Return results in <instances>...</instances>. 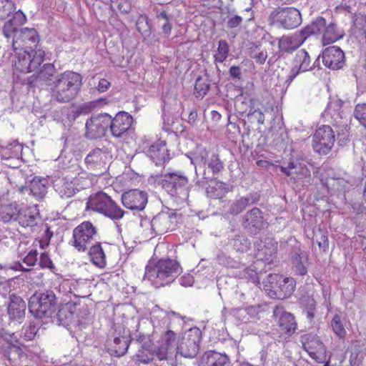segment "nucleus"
Segmentation results:
<instances>
[{
  "label": "nucleus",
  "instance_id": "dca6fc26",
  "mask_svg": "<svg viewBox=\"0 0 366 366\" xmlns=\"http://www.w3.org/2000/svg\"><path fill=\"white\" fill-rule=\"evenodd\" d=\"M176 222L175 212L172 210L162 211L153 217L151 227L156 234H163L172 229Z\"/></svg>",
  "mask_w": 366,
  "mask_h": 366
},
{
  "label": "nucleus",
  "instance_id": "49530a36",
  "mask_svg": "<svg viewBox=\"0 0 366 366\" xmlns=\"http://www.w3.org/2000/svg\"><path fill=\"white\" fill-rule=\"evenodd\" d=\"M156 18L157 20V23L162 25V32L166 36H169L172 29V26L170 22L172 19V16L167 14L166 11L161 10L157 11Z\"/></svg>",
  "mask_w": 366,
  "mask_h": 366
},
{
  "label": "nucleus",
  "instance_id": "0e129e2a",
  "mask_svg": "<svg viewBox=\"0 0 366 366\" xmlns=\"http://www.w3.org/2000/svg\"><path fill=\"white\" fill-rule=\"evenodd\" d=\"M306 262L307 258H301L292 262L295 267V272L297 274L302 276L307 274V269L305 264Z\"/></svg>",
  "mask_w": 366,
  "mask_h": 366
},
{
  "label": "nucleus",
  "instance_id": "b1692460",
  "mask_svg": "<svg viewBox=\"0 0 366 366\" xmlns=\"http://www.w3.org/2000/svg\"><path fill=\"white\" fill-rule=\"evenodd\" d=\"M49 181L46 179L35 177L30 182L28 187H21L20 191L22 193L27 192L35 199L40 201L45 197Z\"/></svg>",
  "mask_w": 366,
  "mask_h": 366
},
{
  "label": "nucleus",
  "instance_id": "58836bf2",
  "mask_svg": "<svg viewBox=\"0 0 366 366\" xmlns=\"http://www.w3.org/2000/svg\"><path fill=\"white\" fill-rule=\"evenodd\" d=\"M345 36V31L339 28L337 25L332 21L328 23L326 34L323 36V44H330L337 40L342 39Z\"/></svg>",
  "mask_w": 366,
  "mask_h": 366
},
{
  "label": "nucleus",
  "instance_id": "69168bd1",
  "mask_svg": "<svg viewBox=\"0 0 366 366\" xmlns=\"http://www.w3.org/2000/svg\"><path fill=\"white\" fill-rule=\"evenodd\" d=\"M315 237L320 248L325 250L328 247V239L325 232L320 230L318 233L315 234Z\"/></svg>",
  "mask_w": 366,
  "mask_h": 366
},
{
  "label": "nucleus",
  "instance_id": "1a4fd4ad",
  "mask_svg": "<svg viewBox=\"0 0 366 366\" xmlns=\"http://www.w3.org/2000/svg\"><path fill=\"white\" fill-rule=\"evenodd\" d=\"M202 332L197 327L187 330L177 340L178 355L187 358L196 357L199 352V343L201 340Z\"/></svg>",
  "mask_w": 366,
  "mask_h": 366
},
{
  "label": "nucleus",
  "instance_id": "de8ad7c7",
  "mask_svg": "<svg viewBox=\"0 0 366 366\" xmlns=\"http://www.w3.org/2000/svg\"><path fill=\"white\" fill-rule=\"evenodd\" d=\"M150 345V341L148 342H146L142 345V348L139 350L136 355L137 360L138 362L144 364H148L153 360L155 353L154 352V348L152 350L149 349Z\"/></svg>",
  "mask_w": 366,
  "mask_h": 366
},
{
  "label": "nucleus",
  "instance_id": "39448f33",
  "mask_svg": "<svg viewBox=\"0 0 366 366\" xmlns=\"http://www.w3.org/2000/svg\"><path fill=\"white\" fill-rule=\"evenodd\" d=\"M87 208L98 212L112 219L123 217L124 212L103 192L91 195L87 202Z\"/></svg>",
  "mask_w": 366,
  "mask_h": 366
},
{
  "label": "nucleus",
  "instance_id": "13d9d810",
  "mask_svg": "<svg viewBox=\"0 0 366 366\" xmlns=\"http://www.w3.org/2000/svg\"><path fill=\"white\" fill-rule=\"evenodd\" d=\"M355 117L366 128V104H358L355 107Z\"/></svg>",
  "mask_w": 366,
  "mask_h": 366
},
{
  "label": "nucleus",
  "instance_id": "2eb2a0df",
  "mask_svg": "<svg viewBox=\"0 0 366 366\" xmlns=\"http://www.w3.org/2000/svg\"><path fill=\"white\" fill-rule=\"evenodd\" d=\"M77 305L69 302L61 305L58 312L54 315H51L50 317L53 322L59 325L68 326L75 322L76 318H78L76 320L78 323H82L85 318L83 315L80 317L79 314L77 315Z\"/></svg>",
  "mask_w": 366,
  "mask_h": 366
},
{
  "label": "nucleus",
  "instance_id": "f704fd0d",
  "mask_svg": "<svg viewBox=\"0 0 366 366\" xmlns=\"http://www.w3.org/2000/svg\"><path fill=\"white\" fill-rule=\"evenodd\" d=\"M26 21L25 14L19 10L14 14L11 19L7 21L3 27V34L6 39H10L14 31L18 29L17 27L24 24Z\"/></svg>",
  "mask_w": 366,
  "mask_h": 366
},
{
  "label": "nucleus",
  "instance_id": "423d86ee",
  "mask_svg": "<svg viewBox=\"0 0 366 366\" xmlns=\"http://www.w3.org/2000/svg\"><path fill=\"white\" fill-rule=\"evenodd\" d=\"M269 25L285 29H292L297 27L302 22L300 11L293 7H286L273 9L269 15Z\"/></svg>",
  "mask_w": 366,
  "mask_h": 366
},
{
  "label": "nucleus",
  "instance_id": "a19ab883",
  "mask_svg": "<svg viewBox=\"0 0 366 366\" xmlns=\"http://www.w3.org/2000/svg\"><path fill=\"white\" fill-rule=\"evenodd\" d=\"M89 255L92 262L99 268H104L106 266V255L100 243L92 246Z\"/></svg>",
  "mask_w": 366,
  "mask_h": 366
},
{
  "label": "nucleus",
  "instance_id": "774afa93",
  "mask_svg": "<svg viewBox=\"0 0 366 366\" xmlns=\"http://www.w3.org/2000/svg\"><path fill=\"white\" fill-rule=\"evenodd\" d=\"M244 276L246 279L255 285H258L259 283L257 272L252 269H245L244 271Z\"/></svg>",
  "mask_w": 366,
  "mask_h": 366
},
{
  "label": "nucleus",
  "instance_id": "4d7b16f0",
  "mask_svg": "<svg viewBox=\"0 0 366 366\" xmlns=\"http://www.w3.org/2000/svg\"><path fill=\"white\" fill-rule=\"evenodd\" d=\"M55 68L51 64H45L38 72L37 77L40 80L46 81L53 76Z\"/></svg>",
  "mask_w": 366,
  "mask_h": 366
},
{
  "label": "nucleus",
  "instance_id": "2f4dec72",
  "mask_svg": "<svg viewBox=\"0 0 366 366\" xmlns=\"http://www.w3.org/2000/svg\"><path fill=\"white\" fill-rule=\"evenodd\" d=\"M227 355L214 351L206 352L201 358L200 366H229Z\"/></svg>",
  "mask_w": 366,
  "mask_h": 366
},
{
  "label": "nucleus",
  "instance_id": "3c124183",
  "mask_svg": "<svg viewBox=\"0 0 366 366\" xmlns=\"http://www.w3.org/2000/svg\"><path fill=\"white\" fill-rule=\"evenodd\" d=\"M331 327L333 332L340 338H344L346 335V330L345 329L342 317L336 314L334 315L331 320Z\"/></svg>",
  "mask_w": 366,
  "mask_h": 366
},
{
  "label": "nucleus",
  "instance_id": "bb28decb",
  "mask_svg": "<svg viewBox=\"0 0 366 366\" xmlns=\"http://www.w3.org/2000/svg\"><path fill=\"white\" fill-rule=\"evenodd\" d=\"M307 39L302 34V29L292 36H282L279 39L278 47L282 53H292L300 46Z\"/></svg>",
  "mask_w": 366,
  "mask_h": 366
},
{
  "label": "nucleus",
  "instance_id": "052dcab7",
  "mask_svg": "<svg viewBox=\"0 0 366 366\" xmlns=\"http://www.w3.org/2000/svg\"><path fill=\"white\" fill-rule=\"evenodd\" d=\"M353 26L357 30L366 34V15L361 14L355 15L353 17Z\"/></svg>",
  "mask_w": 366,
  "mask_h": 366
},
{
  "label": "nucleus",
  "instance_id": "f8f14e48",
  "mask_svg": "<svg viewBox=\"0 0 366 366\" xmlns=\"http://www.w3.org/2000/svg\"><path fill=\"white\" fill-rule=\"evenodd\" d=\"M132 117L125 112H119L114 118L110 116L109 130L112 137L125 139L131 131Z\"/></svg>",
  "mask_w": 366,
  "mask_h": 366
},
{
  "label": "nucleus",
  "instance_id": "72a5a7b5",
  "mask_svg": "<svg viewBox=\"0 0 366 366\" xmlns=\"http://www.w3.org/2000/svg\"><path fill=\"white\" fill-rule=\"evenodd\" d=\"M296 286V282L291 277H282L277 286L274 291V299L284 300L290 297Z\"/></svg>",
  "mask_w": 366,
  "mask_h": 366
},
{
  "label": "nucleus",
  "instance_id": "ea45409f",
  "mask_svg": "<svg viewBox=\"0 0 366 366\" xmlns=\"http://www.w3.org/2000/svg\"><path fill=\"white\" fill-rule=\"evenodd\" d=\"M211 184L206 189L207 197L213 199H221L228 192L226 184L216 179L210 180Z\"/></svg>",
  "mask_w": 366,
  "mask_h": 366
},
{
  "label": "nucleus",
  "instance_id": "4468645a",
  "mask_svg": "<svg viewBox=\"0 0 366 366\" xmlns=\"http://www.w3.org/2000/svg\"><path fill=\"white\" fill-rule=\"evenodd\" d=\"M10 38H12V47L15 51L26 48L32 49L39 41L36 31L28 28L16 29Z\"/></svg>",
  "mask_w": 366,
  "mask_h": 366
},
{
  "label": "nucleus",
  "instance_id": "20e7f679",
  "mask_svg": "<svg viewBox=\"0 0 366 366\" xmlns=\"http://www.w3.org/2000/svg\"><path fill=\"white\" fill-rule=\"evenodd\" d=\"M57 297L54 291L46 290L41 293H35L29 301V310L36 318L51 317L57 305Z\"/></svg>",
  "mask_w": 366,
  "mask_h": 366
},
{
  "label": "nucleus",
  "instance_id": "6e6552de",
  "mask_svg": "<svg viewBox=\"0 0 366 366\" xmlns=\"http://www.w3.org/2000/svg\"><path fill=\"white\" fill-rule=\"evenodd\" d=\"M14 66L16 71L21 73H29L36 70L44 61L45 52L41 49L20 50L16 52Z\"/></svg>",
  "mask_w": 366,
  "mask_h": 366
},
{
  "label": "nucleus",
  "instance_id": "473e14b6",
  "mask_svg": "<svg viewBox=\"0 0 366 366\" xmlns=\"http://www.w3.org/2000/svg\"><path fill=\"white\" fill-rule=\"evenodd\" d=\"M148 155L156 165H162L169 159V154L164 142L152 144L148 151Z\"/></svg>",
  "mask_w": 366,
  "mask_h": 366
},
{
  "label": "nucleus",
  "instance_id": "f3484780",
  "mask_svg": "<svg viewBox=\"0 0 366 366\" xmlns=\"http://www.w3.org/2000/svg\"><path fill=\"white\" fill-rule=\"evenodd\" d=\"M262 212L254 207L242 217V226L249 234H257L265 224Z\"/></svg>",
  "mask_w": 366,
  "mask_h": 366
},
{
  "label": "nucleus",
  "instance_id": "c03bdc74",
  "mask_svg": "<svg viewBox=\"0 0 366 366\" xmlns=\"http://www.w3.org/2000/svg\"><path fill=\"white\" fill-rule=\"evenodd\" d=\"M106 157L103 151L99 148L92 150L85 158V163L88 167L95 168L100 166Z\"/></svg>",
  "mask_w": 366,
  "mask_h": 366
},
{
  "label": "nucleus",
  "instance_id": "f03ea898",
  "mask_svg": "<svg viewBox=\"0 0 366 366\" xmlns=\"http://www.w3.org/2000/svg\"><path fill=\"white\" fill-rule=\"evenodd\" d=\"M82 86L81 76L71 71H66L56 76L51 97L58 102L68 103L74 99Z\"/></svg>",
  "mask_w": 366,
  "mask_h": 366
},
{
  "label": "nucleus",
  "instance_id": "4be33fe9",
  "mask_svg": "<svg viewBox=\"0 0 366 366\" xmlns=\"http://www.w3.org/2000/svg\"><path fill=\"white\" fill-rule=\"evenodd\" d=\"M280 171L294 179H306L310 177V171L303 159H292L287 166H280Z\"/></svg>",
  "mask_w": 366,
  "mask_h": 366
},
{
  "label": "nucleus",
  "instance_id": "bf43d9fd",
  "mask_svg": "<svg viewBox=\"0 0 366 366\" xmlns=\"http://www.w3.org/2000/svg\"><path fill=\"white\" fill-rule=\"evenodd\" d=\"M234 10L229 11L228 19L227 21V27L228 29H234L240 26L244 17L237 14H233Z\"/></svg>",
  "mask_w": 366,
  "mask_h": 366
},
{
  "label": "nucleus",
  "instance_id": "09e8293b",
  "mask_svg": "<svg viewBox=\"0 0 366 366\" xmlns=\"http://www.w3.org/2000/svg\"><path fill=\"white\" fill-rule=\"evenodd\" d=\"M38 255L39 253L37 249L34 248H31L28 253H26L25 255H24L22 257L19 259V266L21 267V270L28 272L30 271V269L23 267V266L20 263V261H21L28 267H31L34 266L37 262Z\"/></svg>",
  "mask_w": 366,
  "mask_h": 366
},
{
  "label": "nucleus",
  "instance_id": "c756f323",
  "mask_svg": "<svg viewBox=\"0 0 366 366\" xmlns=\"http://www.w3.org/2000/svg\"><path fill=\"white\" fill-rule=\"evenodd\" d=\"M327 26L328 23L325 19L318 16L302 29V34L305 35L307 39L311 35H316L320 37L323 41V36L326 34Z\"/></svg>",
  "mask_w": 366,
  "mask_h": 366
},
{
  "label": "nucleus",
  "instance_id": "f257e3e1",
  "mask_svg": "<svg viewBox=\"0 0 366 366\" xmlns=\"http://www.w3.org/2000/svg\"><path fill=\"white\" fill-rule=\"evenodd\" d=\"M181 272L182 268L176 260L161 259L156 264L150 263L146 267L144 280L158 288L173 282Z\"/></svg>",
  "mask_w": 366,
  "mask_h": 366
},
{
  "label": "nucleus",
  "instance_id": "37998d69",
  "mask_svg": "<svg viewBox=\"0 0 366 366\" xmlns=\"http://www.w3.org/2000/svg\"><path fill=\"white\" fill-rule=\"evenodd\" d=\"M209 157V153L206 148L197 147L194 152L191 154L189 158L191 162L197 167V165L205 166Z\"/></svg>",
  "mask_w": 366,
  "mask_h": 366
},
{
  "label": "nucleus",
  "instance_id": "a878e982",
  "mask_svg": "<svg viewBox=\"0 0 366 366\" xmlns=\"http://www.w3.org/2000/svg\"><path fill=\"white\" fill-rule=\"evenodd\" d=\"M77 183L72 182V175L66 174L65 177L58 178L54 181V187L61 197L69 198L77 192Z\"/></svg>",
  "mask_w": 366,
  "mask_h": 366
},
{
  "label": "nucleus",
  "instance_id": "8fccbe9b",
  "mask_svg": "<svg viewBox=\"0 0 366 366\" xmlns=\"http://www.w3.org/2000/svg\"><path fill=\"white\" fill-rule=\"evenodd\" d=\"M249 56L259 64H264L268 57L267 51L260 49L259 45L257 43H253L252 46L249 48Z\"/></svg>",
  "mask_w": 366,
  "mask_h": 366
},
{
  "label": "nucleus",
  "instance_id": "9d476101",
  "mask_svg": "<svg viewBox=\"0 0 366 366\" xmlns=\"http://www.w3.org/2000/svg\"><path fill=\"white\" fill-rule=\"evenodd\" d=\"M335 142V134L331 127L322 125L318 127L312 138L314 150L320 154H327L332 149Z\"/></svg>",
  "mask_w": 366,
  "mask_h": 366
},
{
  "label": "nucleus",
  "instance_id": "4c0bfd02",
  "mask_svg": "<svg viewBox=\"0 0 366 366\" xmlns=\"http://www.w3.org/2000/svg\"><path fill=\"white\" fill-rule=\"evenodd\" d=\"M22 152V146L16 141L6 145H0V156L2 159H19Z\"/></svg>",
  "mask_w": 366,
  "mask_h": 366
},
{
  "label": "nucleus",
  "instance_id": "5fc2aeb1",
  "mask_svg": "<svg viewBox=\"0 0 366 366\" xmlns=\"http://www.w3.org/2000/svg\"><path fill=\"white\" fill-rule=\"evenodd\" d=\"M14 4L11 0H0V19H5L15 11Z\"/></svg>",
  "mask_w": 366,
  "mask_h": 366
},
{
  "label": "nucleus",
  "instance_id": "e2e57ef3",
  "mask_svg": "<svg viewBox=\"0 0 366 366\" xmlns=\"http://www.w3.org/2000/svg\"><path fill=\"white\" fill-rule=\"evenodd\" d=\"M332 185L335 189L339 191L345 192L348 190L352 184L349 182V181L345 180L343 178H337L336 179H333V183Z\"/></svg>",
  "mask_w": 366,
  "mask_h": 366
},
{
  "label": "nucleus",
  "instance_id": "79ce46f5",
  "mask_svg": "<svg viewBox=\"0 0 366 366\" xmlns=\"http://www.w3.org/2000/svg\"><path fill=\"white\" fill-rule=\"evenodd\" d=\"M257 201L252 194L241 197L234 202L229 207V213L232 215H237L241 213L248 205L254 204Z\"/></svg>",
  "mask_w": 366,
  "mask_h": 366
},
{
  "label": "nucleus",
  "instance_id": "7c9ffc66",
  "mask_svg": "<svg viewBox=\"0 0 366 366\" xmlns=\"http://www.w3.org/2000/svg\"><path fill=\"white\" fill-rule=\"evenodd\" d=\"M274 315L278 319V325L280 327L286 334L291 335L297 327L295 317L289 312H282L280 308L276 307L274 310Z\"/></svg>",
  "mask_w": 366,
  "mask_h": 366
},
{
  "label": "nucleus",
  "instance_id": "5701e85b",
  "mask_svg": "<svg viewBox=\"0 0 366 366\" xmlns=\"http://www.w3.org/2000/svg\"><path fill=\"white\" fill-rule=\"evenodd\" d=\"M322 58L324 65L333 70L341 69L345 64V54L337 46L326 48L322 52Z\"/></svg>",
  "mask_w": 366,
  "mask_h": 366
},
{
  "label": "nucleus",
  "instance_id": "c9c22d12",
  "mask_svg": "<svg viewBox=\"0 0 366 366\" xmlns=\"http://www.w3.org/2000/svg\"><path fill=\"white\" fill-rule=\"evenodd\" d=\"M39 212L36 208H26L19 212V223L24 227H32L37 224L39 218Z\"/></svg>",
  "mask_w": 366,
  "mask_h": 366
},
{
  "label": "nucleus",
  "instance_id": "c85d7f7f",
  "mask_svg": "<svg viewBox=\"0 0 366 366\" xmlns=\"http://www.w3.org/2000/svg\"><path fill=\"white\" fill-rule=\"evenodd\" d=\"M206 165L207 170L204 169L203 172V178L206 180H213L217 178V176L224 169V164L219 159L217 154L212 153Z\"/></svg>",
  "mask_w": 366,
  "mask_h": 366
},
{
  "label": "nucleus",
  "instance_id": "603ef678",
  "mask_svg": "<svg viewBox=\"0 0 366 366\" xmlns=\"http://www.w3.org/2000/svg\"><path fill=\"white\" fill-rule=\"evenodd\" d=\"M234 248L239 252H246L250 247V241L243 234H237L232 241Z\"/></svg>",
  "mask_w": 366,
  "mask_h": 366
},
{
  "label": "nucleus",
  "instance_id": "338daca9",
  "mask_svg": "<svg viewBox=\"0 0 366 366\" xmlns=\"http://www.w3.org/2000/svg\"><path fill=\"white\" fill-rule=\"evenodd\" d=\"M72 182H75V183L78 184V185L76 184L77 186V192L83 189H85L86 187L89 186V180L86 178H85L83 175L80 174L76 177L72 176Z\"/></svg>",
  "mask_w": 366,
  "mask_h": 366
},
{
  "label": "nucleus",
  "instance_id": "680f3d73",
  "mask_svg": "<svg viewBox=\"0 0 366 366\" xmlns=\"http://www.w3.org/2000/svg\"><path fill=\"white\" fill-rule=\"evenodd\" d=\"M316 307L315 301L313 299L308 300L307 305L303 310V314L306 318L311 322L315 317V310Z\"/></svg>",
  "mask_w": 366,
  "mask_h": 366
},
{
  "label": "nucleus",
  "instance_id": "6ab92c4d",
  "mask_svg": "<svg viewBox=\"0 0 366 366\" xmlns=\"http://www.w3.org/2000/svg\"><path fill=\"white\" fill-rule=\"evenodd\" d=\"M301 342L304 350L312 359L321 362L325 353V347L316 335L310 333L301 336Z\"/></svg>",
  "mask_w": 366,
  "mask_h": 366
},
{
  "label": "nucleus",
  "instance_id": "e433bc0d",
  "mask_svg": "<svg viewBox=\"0 0 366 366\" xmlns=\"http://www.w3.org/2000/svg\"><path fill=\"white\" fill-rule=\"evenodd\" d=\"M130 340L127 335L115 337L109 348L111 354L117 357L123 356L127 351Z\"/></svg>",
  "mask_w": 366,
  "mask_h": 366
},
{
  "label": "nucleus",
  "instance_id": "7ed1b4c3",
  "mask_svg": "<svg viewBox=\"0 0 366 366\" xmlns=\"http://www.w3.org/2000/svg\"><path fill=\"white\" fill-rule=\"evenodd\" d=\"M154 182L161 186L168 194L175 197L181 202L189 197V185L188 178L181 172H169L164 174H152Z\"/></svg>",
  "mask_w": 366,
  "mask_h": 366
},
{
  "label": "nucleus",
  "instance_id": "864d4df0",
  "mask_svg": "<svg viewBox=\"0 0 366 366\" xmlns=\"http://www.w3.org/2000/svg\"><path fill=\"white\" fill-rule=\"evenodd\" d=\"M229 45L226 40H219L217 50L214 55V61L217 62H223L228 56Z\"/></svg>",
  "mask_w": 366,
  "mask_h": 366
},
{
  "label": "nucleus",
  "instance_id": "cd10ccee",
  "mask_svg": "<svg viewBox=\"0 0 366 366\" xmlns=\"http://www.w3.org/2000/svg\"><path fill=\"white\" fill-rule=\"evenodd\" d=\"M342 104L341 99H331L324 112L325 117H330L337 125L340 126L347 125L346 122L342 121L344 118V113L342 110Z\"/></svg>",
  "mask_w": 366,
  "mask_h": 366
},
{
  "label": "nucleus",
  "instance_id": "6e6d98bb",
  "mask_svg": "<svg viewBox=\"0 0 366 366\" xmlns=\"http://www.w3.org/2000/svg\"><path fill=\"white\" fill-rule=\"evenodd\" d=\"M209 89V84L206 79L199 76L195 82L194 89L197 97H203Z\"/></svg>",
  "mask_w": 366,
  "mask_h": 366
},
{
  "label": "nucleus",
  "instance_id": "393cba45",
  "mask_svg": "<svg viewBox=\"0 0 366 366\" xmlns=\"http://www.w3.org/2000/svg\"><path fill=\"white\" fill-rule=\"evenodd\" d=\"M26 309V302L21 297L14 294L9 296L7 314L10 320L21 322L24 318Z\"/></svg>",
  "mask_w": 366,
  "mask_h": 366
},
{
  "label": "nucleus",
  "instance_id": "a211bd4d",
  "mask_svg": "<svg viewBox=\"0 0 366 366\" xmlns=\"http://www.w3.org/2000/svg\"><path fill=\"white\" fill-rule=\"evenodd\" d=\"M310 57L305 49L298 51L293 61V66L285 80V84L288 86L295 78L301 72H305L312 69L315 66L310 65Z\"/></svg>",
  "mask_w": 366,
  "mask_h": 366
},
{
  "label": "nucleus",
  "instance_id": "a18cd8bd",
  "mask_svg": "<svg viewBox=\"0 0 366 366\" xmlns=\"http://www.w3.org/2000/svg\"><path fill=\"white\" fill-rule=\"evenodd\" d=\"M282 275L278 274H269L267 276L266 279L263 281L264 288L267 292L268 295L274 298V291L277 286H279V282L281 281Z\"/></svg>",
  "mask_w": 366,
  "mask_h": 366
},
{
  "label": "nucleus",
  "instance_id": "9b49d317",
  "mask_svg": "<svg viewBox=\"0 0 366 366\" xmlns=\"http://www.w3.org/2000/svg\"><path fill=\"white\" fill-rule=\"evenodd\" d=\"M110 115L104 114H94L86 122V137L90 139H96L105 135L109 128Z\"/></svg>",
  "mask_w": 366,
  "mask_h": 366
},
{
  "label": "nucleus",
  "instance_id": "aec40b11",
  "mask_svg": "<svg viewBox=\"0 0 366 366\" xmlns=\"http://www.w3.org/2000/svg\"><path fill=\"white\" fill-rule=\"evenodd\" d=\"M147 194L139 189H132L122 195L123 205L131 210L142 211L147 203Z\"/></svg>",
  "mask_w": 366,
  "mask_h": 366
},
{
  "label": "nucleus",
  "instance_id": "412c9836",
  "mask_svg": "<svg viewBox=\"0 0 366 366\" xmlns=\"http://www.w3.org/2000/svg\"><path fill=\"white\" fill-rule=\"evenodd\" d=\"M256 258L258 260L271 263L277 251V242L272 237H266L255 242Z\"/></svg>",
  "mask_w": 366,
  "mask_h": 366
},
{
  "label": "nucleus",
  "instance_id": "ddd939ff",
  "mask_svg": "<svg viewBox=\"0 0 366 366\" xmlns=\"http://www.w3.org/2000/svg\"><path fill=\"white\" fill-rule=\"evenodd\" d=\"M97 233L90 222H84L73 230V246L79 252H84Z\"/></svg>",
  "mask_w": 366,
  "mask_h": 366
},
{
  "label": "nucleus",
  "instance_id": "0eeeda50",
  "mask_svg": "<svg viewBox=\"0 0 366 366\" xmlns=\"http://www.w3.org/2000/svg\"><path fill=\"white\" fill-rule=\"evenodd\" d=\"M176 336V334L172 330H167L160 336L154 347V352L159 360H167L173 365L174 359L178 355Z\"/></svg>",
  "mask_w": 366,
  "mask_h": 366
}]
</instances>
